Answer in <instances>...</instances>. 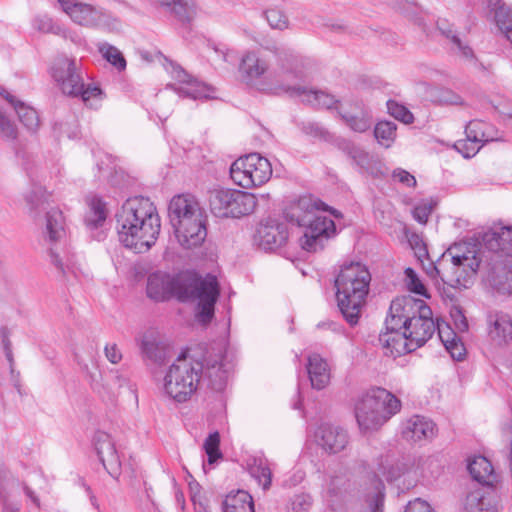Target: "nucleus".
<instances>
[{
    "mask_svg": "<svg viewBox=\"0 0 512 512\" xmlns=\"http://www.w3.org/2000/svg\"><path fill=\"white\" fill-rule=\"evenodd\" d=\"M224 512H254L252 496L244 491L230 492L223 502Z\"/></svg>",
    "mask_w": 512,
    "mask_h": 512,
    "instance_id": "e433bc0d",
    "label": "nucleus"
},
{
    "mask_svg": "<svg viewBox=\"0 0 512 512\" xmlns=\"http://www.w3.org/2000/svg\"><path fill=\"white\" fill-rule=\"evenodd\" d=\"M276 66L269 70L268 62L257 51H246L239 62L242 80L260 91L280 93L291 88V80L305 77V58L290 49L276 52Z\"/></svg>",
    "mask_w": 512,
    "mask_h": 512,
    "instance_id": "f257e3e1",
    "label": "nucleus"
},
{
    "mask_svg": "<svg viewBox=\"0 0 512 512\" xmlns=\"http://www.w3.org/2000/svg\"><path fill=\"white\" fill-rule=\"evenodd\" d=\"M437 433L436 424L420 415H414L406 420L403 426V437L411 442L431 440Z\"/></svg>",
    "mask_w": 512,
    "mask_h": 512,
    "instance_id": "a878e982",
    "label": "nucleus"
},
{
    "mask_svg": "<svg viewBox=\"0 0 512 512\" xmlns=\"http://www.w3.org/2000/svg\"><path fill=\"white\" fill-rule=\"evenodd\" d=\"M271 176L270 161L258 153L239 157L230 166L232 181L244 189L262 186L270 180Z\"/></svg>",
    "mask_w": 512,
    "mask_h": 512,
    "instance_id": "f8f14e48",
    "label": "nucleus"
},
{
    "mask_svg": "<svg viewBox=\"0 0 512 512\" xmlns=\"http://www.w3.org/2000/svg\"><path fill=\"white\" fill-rule=\"evenodd\" d=\"M392 176L395 180L404 184L407 187H414L416 185L415 177L404 169H401V168L395 169L393 171Z\"/></svg>",
    "mask_w": 512,
    "mask_h": 512,
    "instance_id": "bf43d9fd",
    "label": "nucleus"
},
{
    "mask_svg": "<svg viewBox=\"0 0 512 512\" xmlns=\"http://www.w3.org/2000/svg\"><path fill=\"white\" fill-rule=\"evenodd\" d=\"M487 333L496 346L512 342V319L502 312H492L487 316Z\"/></svg>",
    "mask_w": 512,
    "mask_h": 512,
    "instance_id": "b1692460",
    "label": "nucleus"
},
{
    "mask_svg": "<svg viewBox=\"0 0 512 512\" xmlns=\"http://www.w3.org/2000/svg\"><path fill=\"white\" fill-rule=\"evenodd\" d=\"M391 313L400 316L401 326L415 349L424 345L436 330L432 310L422 299L412 296L396 298L391 302Z\"/></svg>",
    "mask_w": 512,
    "mask_h": 512,
    "instance_id": "0eeeda50",
    "label": "nucleus"
},
{
    "mask_svg": "<svg viewBox=\"0 0 512 512\" xmlns=\"http://www.w3.org/2000/svg\"><path fill=\"white\" fill-rule=\"evenodd\" d=\"M205 374L210 379L222 380L225 375L222 362L215 360L213 363H207V367L205 369Z\"/></svg>",
    "mask_w": 512,
    "mask_h": 512,
    "instance_id": "052dcab7",
    "label": "nucleus"
},
{
    "mask_svg": "<svg viewBox=\"0 0 512 512\" xmlns=\"http://www.w3.org/2000/svg\"><path fill=\"white\" fill-rule=\"evenodd\" d=\"M455 148L465 157L470 158L474 155H467L466 152H468L471 149V143L468 141V137H466L465 140H459L455 144Z\"/></svg>",
    "mask_w": 512,
    "mask_h": 512,
    "instance_id": "774afa93",
    "label": "nucleus"
},
{
    "mask_svg": "<svg viewBox=\"0 0 512 512\" xmlns=\"http://www.w3.org/2000/svg\"><path fill=\"white\" fill-rule=\"evenodd\" d=\"M60 30L62 33H57V36H60L66 40H70L76 45H80L83 42L82 37L74 30L65 28L60 25Z\"/></svg>",
    "mask_w": 512,
    "mask_h": 512,
    "instance_id": "69168bd1",
    "label": "nucleus"
},
{
    "mask_svg": "<svg viewBox=\"0 0 512 512\" xmlns=\"http://www.w3.org/2000/svg\"><path fill=\"white\" fill-rule=\"evenodd\" d=\"M89 211L86 214L85 222L91 228L100 226L107 217L106 203L97 196H93L88 200Z\"/></svg>",
    "mask_w": 512,
    "mask_h": 512,
    "instance_id": "ea45409f",
    "label": "nucleus"
},
{
    "mask_svg": "<svg viewBox=\"0 0 512 512\" xmlns=\"http://www.w3.org/2000/svg\"><path fill=\"white\" fill-rule=\"evenodd\" d=\"M161 6L169 8L180 20L190 21L196 15L192 0H155Z\"/></svg>",
    "mask_w": 512,
    "mask_h": 512,
    "instance_id": "a19ab883",
    "label": "nucleus"
},
{
    "mask_svg": "<svg viewBox=\"0 0 512 512\" xmlns=\"http://www.w3.org/2000/svg\"><path fill=\"white\" fill-rule=\"evenodd\" d=\"M0 95L14 108L20 122L27 130L35 132L38 129L40 125L39 115L33 107L19 100L5 88L0 87Z\"/></svg>",
    "mask_w": 512,
    "mask_h": 512,
    "instance_id": "cd10ccee",
    "label": "nucleus"
},
{
    "mask_svg": "<svg viewBox=\"0 0 512 512\" xmlns=\"http://www.w3.org/2000/svg\"><path fill=\"white\" fill-rule=\"evenodd\" d=\"M50 198L51 195L45 187L33 183L24 195L29 215L36 219L43 210L47 209Z\"/></svg>",
    "mask_w": 512,
    "mask_h": 512,
    "instance_id": "473e14b6",
    "label": "nucleus"
},
{
    "mask_svg": "<svg viewBox=\"0 0 512 512\" xmlns=\"http://www.w3.org/2000/svg\"><path fill=\"white\" fill-rule=\"evenodd\" d=\"M41 233L43 240L49 244L59 242L65 237V220L58 208L47 210Z\"/></svg>",
    "mask_w": 512,
    "mask_h": 512,
    "instance_id": "c85d7f7f",
    "label": "nucleus"
},
{
    "mask_svg": "<svg viewBox=\"0 0 512 512\" xmlns=\"http://www.w3.org/2000/svg\"><path fill=\"white\" fill-rule=\"evenodd\" d=\"M436 329L438 330V336L441 342L452 358L458 361L462 360L466 350L457 333L444 321H437Z\"/></svg>",
    "mask_w": 512,
    "mask_h": 512,
    "instance_id": "2f4dec72",
    "label": "nucleus"
},
{
    "mask_svg": "<svg viewBox=\"0 0 512 512\" xmlns=\"http://www.w3.org/2000/svg\"><path fill=\"white\" fill-rule=\"evenodd\" d=\"M97 50L109 64H111L117 71L122 72L126 69V60L123 53L115 46L108 42H99Z\"/></svg>",
    "mask_w": 512,
    "mask_h": 512,
    "instance_id": "c03bdc74",
    "label": "nucleus"
},
{
    "mask_svg": "<svg viewBox=\"0 0 512 512\" xmlns=\"http://www.w3.org/2000/svg\"><path fill=\"white\" fill-rule=\"evenodd\" d=\"M249 472L264 490L269 489L272 480V472L267 459L262 457L254 458L249 465Z\"/></svg>",
    "mask_w": 512,
    "mask_h": 512,
    "instance_id": "79ce46f5",
    "label": "nucleus"
},
{
    "mask_svg": "<svg viewBox=\"0 0 512 512\" xmlns=\"http://www.w3.org/2000/svg\"><path fill=\"white\" fill-rule=\"evenodd\" d=\"M190 286L191 290L183 291L173 276L158 271L148 276L146 293L150 299L156 302L166 301L173 296H177L181 300L196 301L197 319L199 322L207 324L213 318L214 306L220 292L217 278L208 274L205 277L193 279Z\"/></svg>",
    "mask_w": 512,
    "mask_h": 512,
    "instance_id": "7ed1b4c3",
    "label": "nucleus"
},
{
    "mask_svg": "<svg viewBox=\"0 0 512 512\" xmlns=\"http://www.w3.org/2000/svg\"><path fill=\"white\" fill-rule=\"evenodd\" d=\"M207 215L202 209L190 219L173 227L178 243L185 249L200 246L207 236Z\"/></svg>",
    "mask_w": 512,
    "mask_h": 512,
    "instance_id": "a211bd4d",
    "label": "nucleus"
},
{
    "mask_svg": "<svg viewBox=\"0 0 512 512\" xmlns=\"http://www.w3.org/2000/svg\"><path fill=\"white\" fill-rule=\"evenodd\" d=\"M371 274L360 262L345 263L335 279L338 307L350 325L358 323L366 303Z\"/></svg>",
    "mask_w": 512,
    "mask_h": 512,
    "instance_id": "423d86ee",
    "label": "nucleus"
},
{
    "mask_svg": "<svg viewBox=\"0 0 512 512\" xmlns=\"http://www.w3.org/2000/svg\"><path fill=\"white\" fill-rule=\"evenodd\" d=\"M400 410L401 401L395 395L384 388H374L357 402L355 416L360 431L368 434L379 430Z\"/></svg>",
    "mask_w": 512,
    "mask_h": 512,
    "instance_id": "6e6552de",
    "label": "nucleus"
},
{
    "mask_svg": "<svg viewBox=\"0 0 512 512\" xmlns=\"http://www.w3.org/2000/svg\"><path fill=\"white\" fill-rule=\"evenodd\" d=\"M339 114L345 124L354 132L364 133L370 129L372 125V116L368 110H366L362 103H356L353 111L340 107Z\"/></svg>",
    "mask_w": 512,
    "mask_h": 512,
    "instance_id": "7c9ffc66",
    "label": "nucleus"
},
{
    "mask_svg": "<svg viewBox=\"0 0 512 512\" xmlns=\"http://www.w3.org/2000/svg\"><path fill=\"white\" fill-rule=\"evenodd\" d=\"M440 101L444 104H450V105H460L462 104V99L459 95L454 94L451 91H443Z\"/></svg>",
    "mask_w": 512,
    "mask_h": 512,
    "instance_id": "338daca9",
    "label": "nucleus"
},
{
    "mask_svg": "<svg viewBox=\"0 0 512 512\" xmlns=\"http://www.w3.org/2000/svg\"><path fill=\"white\" fill-rule=\"evenodd\" d=\"M142 353L155 363H163L166 359V347L162 344L154 331L146 332L140 340Z\"/></svg>",
    "mask_w": 512,
    "mask_h": 512,
    "instance_id": "c9c22d12",
    "label": "nucleus"
},
{
    "mask_svg": "<svg viewBox=\"0 0 512 512\" xmlns=\"http://www.w3.org/2000/svg\"><path fill=\"white\" fill-rule=\"evenodd\" d=\"M450 316L458 332L462 333L468 330V321L460 306H452L450 309Z\"/></svg>",
    "mask_w": 512,
    "mask_h": 512,
    "instance_id": "4d7b16f0",
    "label": "nucleus"
},
{
    "mask_svg": "<svg viewBox=\"0 0 512 512\" xmlns=\"http://www.w3.org/2000/svg\"><path fill=\"white\" fill-rule=\"evenodd\" d=\"M433 210V204L430 201H421L418 203L413 211V218L420 224H425L428 221V218Z\"/></svg>",
    "mask_w": 512,
    "mask_h": 512,
    "instance_id": "6e6d98bb",
    "label": "nucleus"
},
{
    "mask_svg": "<svg viewBox=\"0 0 512 512\" xmlns=\"http://www.w3.org/2000/svg\"><path fill=\"white\" fill-rule=\"evenodd\" d=\"M57 3L65 15L76 25L97 29L110 26L115 22L102 8L80 0H57Z\"/></svg>",
    "mask_w": 512,
    "mask_h": 512,
    "instance_id": "ddd939ff",
    "label": "nucleus"
},
{
    "mask_svg": "<svg viewBox=\"0 0 512 512\" xmlns=\"http://www.w3.org/2000/svg\"><path fill=\"white\" fill-rule=\"evenodd\" d=\"M169 72L173 82L169 83L168 87L174 90L180 97L194 100L213 97L214 90L212 87L199 82L178 65L171 64Z\"/></svg>",
    "mask_w": 512,
    "mask_h": 512,
    "instance_id": "dca6fc26",
    "label": "nucleus"
},
{
    "mask_svg": "<svg viewBox=\"0 0 512 512\" xmlns=\"http://www.w3.org/2000/svg\"><path fill=\"white\" fill-rule=\"evenodd\" d=\"M466 137L471 143L467 155H476L484 143L502 139L501 133L490 123L482 120L470 121L465 129Z\"/></svg>",
    "mask_w": 512,
    "mask_h": 512,
    "instance_id": "412c9836",
    "label": "nucleus"
},
{
    "mask_svg": "<svg viewBox=\"0 0 512 512\" xmlns=\"http://www.w3.org/2000/svg\"><path fill=\"white\" fill-rule=\"evenodd\" d=\"M220 445V435L218 432L211 433L204 442V450L208 456V463L213 464L219 458L222 457V454L219 450Z\"/></svg>",
    "mask_w": 512,
    "mask_h": 512,
    "instance_id": "8fccbe9b",
    "label": "nucleus"
},
{
    "mask_svg": "<svg viewBox=\"0 0 512 512\" xmlns=\"http://www.w3.org/2000/svg\"><path fill=\"white\" fill-rule=\"evenodd\" d=\"M479 249L475 244L458 243L449 247L436 264L423 265L435 285L446 284L457 289L471 287L480 266Z\"/></svg>",
    "mask_w": 512,
    "mask_h": 512,
    "instance_id": "20e7f679",
    "label": "nucleus"
},
{
    "mask_svg": "<svg viewBox=\"0 0 512 512\" xmlns=\"http://www.w3.org/2000/svg\"><path fill=\"white\" fill-rule=\"evenodd\" d=\"M409 243H410V246L412 247L413 251H414V254L415 256L417 257V259L420 261V262H424V260L427 258L428 256V252H427V248H426V245L424 244V242L422 241V239L417 236V235H413L410 239H409Z\"/></svg>",
    "mask_w": 512,
    "mask_h": 512,
    "instance_id": "13d9d810",
    "label": "nucleus"
},
{
    "mask_svg": "<svg viewBox=\"0 0 512 512\" xmlns=\"http://www.w3.org/2000/svg\"><path fill=\"white\" fill-rule=\"evenodd\" d=\"M404 512H434L430 504L420 498L410 501Z\"/></svg>",
    "mask_w": 512,
    "mask_h": 512,
    "instance_id": "680f3d73",
    "label": "nucleus"
},
{
    "mask_svg": "<svg viewBox=\"0 0 512 512\" xmlns=\"http://www.w3.org/2000/svg\"><path fill=\"white\" fill-rule=\"evenodd\" d=\"M440 472L438 461L432 457L408 462H395L386 457L378 463L376 475L387 481L403 479V485H414L420 479L436 477Z\"/></svg>",
    "mask_w": 512,
    "mask_h": 512,
    "instance_id": "9d476101",
    "label": "nucleus"
},
{
    "mask_svg": "<svg viewBox=\"0 0 512 512\" xmlns=\"http://www.w3.org/2000/svg\"><path fill=\"white\" fill-rule=\"evenodd\" d=\"M397 125L391 121H380L374 128V136L377 142L384 148L393 145L397 136Z\"/></svg>",
    "mask_w": 512,
    "mask_h": 512,
    "instance_id": "49530a36",
    "label": "nucleus"
},
{
    "mask_svg": "<svg viewBox=\"0 0 512 512\" xmlns=\"http://www.w3.org/2000/svg\"><path fill=\"white\" fill-rule=\"evenodd\" d=\"M438 28L441 33L450 41L451 51L453 53L466 61L474 60V52L472 48L465 40L459 37V35L453 30L449 23L444 20L440 21L438 22Z\"/></svg>",
    "mask_w": 512,
    "mask_h": 512,
    "instance_id": "72a5a7b5",
    "label": "nucleus"
},
{
    "mask_svg": "<svg viewBox=\"0 0 512 512\" xmlns=\"http://www.w3.org/2000/svg\"><path fill=\"white\" fill-rule=\"evenodd\" d=\"M203 208L199 201L190 194L174 196L169 203V218L172 228L190 219L191 215L198 213Z\"/></svg>",
    "mask_w": 512,
    "mask_h": 512,
    "instance_id": "5701e85b",
    "label": "nucleus"
},
{
    "mask_svg": "<svg viewBox=\"0 0 512 512\" xmlns=\"http://www.w3.org/2000/svg\"><path fill=\"white\" fill-rule=\"evenodd\" d=\"M405 281L407 289L419 296L429 298L427 288L418 277L417 273L412 268L405 269Z\"/></svg>",
    "mask_w": 512,
    "mask_h": 512,
    "instance_id": "09e8293b",
    "label": "nucleus"
},
{
    "mask_svg": "<svg viewBox=\"0 0 512 512\" xmlns=\"http://www.w3.org/2000/svg\"><path fill=\"white\" fill-rule=\"evenodd\" d=\"M483 242L491 251L512 256V225H494L484 234Z\"/></svg>",
    "mask_w": 512,
    "mask_h": 512,
    "instance_id": "bb28decb",
    "label": "nucleus"
},
{
    "mask_svg": "<svg viewBox=\"0 0 512 512\" xmlns=\"http://www.w3.org/2000/svg\"><path fill=\"white\" fill-rule=\"evenodd\" d=\"M388 113L397 119L398 121L403 122L404 124H411L414 121L413 114L406 108L405 106L397 103L396 101L389 100L387 102Z\"/></svg>",
    "mask_w": 512,
    "mask_h": 512,
    "instance_id": "3c124183",
    "label": "nucleus"
},
{
    "mask_svg": "<svg viewBox=\"0 0 512 512\" xmlns=\"http://www.w3.org/2000/svg\"><path fill=\"white\" fill-rule=\"evenodd\" d=\"M104 352L107 360L112 364H118L122 360V352L115 343H108Z\"/></svg>",
    "mask_w": 512,
    "mask_h": 512,
    "instance_id": "e2e57ef3",
    "label": "nucleus"
},
{
    "mask_svg": "<svg viewBox=\"0 0 512 512\" xmlns=\"http://www.w3.org/2000/svg\"><path fill=\"white\" fill-rule=\"evenodd\" d=\"M18 135L16 125L0 111V138L7 142L16 140Z\"/></svg>",
    "mask_w": 512,
    "mask_h": 512,
    "instance_id": "864d4df0",
    "label": "nucleus"
},
{
    "mask_svg": "<svg viewBox=\"0 0 512 512\" xmlns=\"http://www.w3.org/2000/svg\"><path fill=\"white\" fill-rule=\"evenodd\" d=\"M499 506L498 497L480 487L469 490L462 500L464 512H497Z\"/></svg>",
    "mask_w": 512,
    "mask_h": 512,
    "instance_id": "4be33fe9",
    "label": "nucleus"
},
{
    "mask_svg": "<svg viewBox=\"0 0 512 512\" xmlns=\"http://www.w3.org/2000/svg\"><path fill=\"white\" fill-rule=\"evenodd\" d=\"M203 371L200 361L179 357L163 378V392L177 402L187 401L196 392Z\"/></svg>",
    "mask_w": 512,
    "mask_h": 512,
    "instance_id": "1a4fd4ad",
    "label": "nucleus"
},
{
    "mask_svg": "<svg viewBox=\"0 0 512 512\" xmlns=\"http://www.w3.org/2000/svg\"><path fill=\"white\" fill-rule=\"evenodd\" d=\"M18 488L19 484L9 473L0 471V499L2 500V512H20V504L12 499L13 494Z\"/></svg>",
    "mask_w": 512,
    "mask_h": 512,
    "instance_id": "f704fd0d",
    "label": "nucleus"
},
{
    "mask_svg": "<svg viewBox=\"0 0 512 512\" xmlns=\"http://www.w3.org/2000/svg\"><path fill=\"white\" fill-rule=\"evenodd\" d=\"M119 241L136 253L148 251L158 239L161 219L154 203L146 197L127 199L116 214Z\"/></svg>",
    "mask_w": 512,
    "mask_h": 512,
    "instance_id": "f03ea898",
    "label": "nucleus"
},
{
    "mask_svg": "<svg viewBox=\"0 0 512 512\" xmlns=\"http://www.w3.org/2000/svg\"><path fill=\"white\" fill-rule=\"evenodd\" d=\"M323 206L311 197H301L287 213L290 221L304 229L299 244L307 252L323 249L328 239L336 234L334 221L320 211L324 210Z\"/></svg>",
    "mask_w": 512,
    "mask_h": 512,
    "instance_id": "39448f33",
    "label": "nucleus"
},
{
    "mask_svg": "<svg viewBox=\"0 0 512 512\" xmlns=\"http://www.w3.org/2000/svg\"><path fill=\"white\" fill-rule=\"evenodd\" d=\"M211 213L218 218H241L254 212L256 196L237 189L214 187L208 191Z\"/></svg>",
    "mask_w": 512,
    "mask_h": 512,
    "instance_id": "9b49d317",
    "label": "nucleus"
},
{
    "mask_svg": "<svg viewBox=\"0 0 512 512\" xmlns=\"http://www.w3.org/2000/svg\"><path fill=\"white\" fill-rule=\"evenodd\" d=\"M468 470L471 476L480 483L490 485L495 479L491 462L483 456H476L470 459Z\"/></svg>",
    "mask_w": 512,
    "mask_h": 512,
    "instance_id": "4c0bfd02",
    "label": "nucleus"
},
{
    "mask_svg": "<svg viewBox=\"0 0 512 512\" xmlns=\"http://www.w3.org/2000/svg\"><path fill=\"white\" fill-rule=\"evenodd\" d=\"M69 96L77 97L80 96L82 101L91 108H98L103 99V92L101 88L96 84L83 83V79L79 82V89L75 94H69Z\"/></svg>",
    "mask_w": 512,
    "mask_h": 512,
    "instance_id": "37998d69",
    "label": "nucleus"
},
{
    "mask_svg": "<svg viewBox=\"0 0 512 512\" xmlns=\"http://www.w3.org/2000/svg\"><path fill=\"white\" fill-rule=\"evenodd\" d=\"M265 17L268 24L273 29L284 30L287 29L289 26V20L281 9H268L265 12Z\"/></svg>",
    "mask_w": 512,
    "mask_h": 512,
    "instance_id": "603ef678",
    "label": "nucleus"
},
{
    "mask_svg": "<svg viewBox=\"0 0 512 512\" xmlns=\"http://www.w3.org/2000/svg\"><path fill=\"white\" fill-rule=\"evenodd\" d=\"M33 27L42 33H51L54 35L62 33L60 25L55 23L52 18L46 15L36 17L33 20Z\"/></svg>",
    "mask_w": 512,
    "mask_h": 512,
    "instance_id": "5fc2aeb1",
    "label": "nucleus"
},
{
    "mask_svg": "<svg viewBox=\"0 0 512 512\" xmlns=\"http://www.w3.org/2000/svg\"><path fill=\"white\" fill-rule=\"evenodd\" d=\"M501 0H488L495 13L494 18L497 26L504 33L507 40L512 44V8L500 4Z\"/></svg>",
    "mask_w": 512,
    "mask_h": 512,
    "instance_id": "58836bf2",
    "label": "nucleus"
},
{
    "mask_svg": "<svg viewBox=\"0 0 512 512\" xmlns=\"http://www.w3.org/2000/svg\"><path fill=\"white\" fill-rule=\"evenodd\" d=\"M49 74L63 94H75L82 80L77 60L66 55L57 56L50 68Z\"/></svg>",
    "mask_w": 512,
    "mask_h": 512,
    "instance_id": "2eb2a0df",
    "label": "nucleus"
},
{
    "mask_svg": "<svg viewBox=\"0 0 512 512\" xmlns=\"http://www.w3.org/2000/svg\"><path fill=\"white\" fill-rule=\"evenodd\" d=\"M94 446L106 471L112 477H118L121 462L111 436L104 431H97L94 435Z\"/></svg>",
    "mask_w": 512,
    "mask_h": 512,
    "instance_id": "aec40b11",
    "label": "nucleus"
},
{
    "mask_svg": "<svg viewBox=\"0 0 512 512\" xmlns=\"http://www.w3.org/2000/svg\"><path fill=\"white\" fill-rule=\"evenodd\" d=\"M309 65V60L305 58V77H303L302 79L291 80L290 85L292 87L287 88L285 93H289L292 96H296L302 102L307 103L311 106L326 109L336 108L339 111L341 106L338 105V100H336L333 95L328 94L327 92L322 90L310 89L303 84V82L308 77Z\"/></svg>",
    "mask_w": 512,
    "mask_h": 512,
    "instance_id": "f3484780",
    "label": "nucleus"
},
{
    "mask_svg": "<svg viewBox=\"0 0 512 512\" xmlns=\"http://www.w3.org/2000/svg\"><path fill=\"white\" fill-rule=\"evenodd\" d=\"M51 263L58 269L60 274L65 277L67 280L70 279V274L75 279H80L81 277H87L88 274L80 267V265H77L75 263H69L64 265L62 258L58 253H56L54 250H50L49 253Z\"/></svg>",
    "mask_w": 512,
    "mask_h": 512,
    "instance_id": "de8ad7c7",
    "label": "nucleus"
},
{
    "mask_svg": "<svg viewBox=\"0 0 512 512\" xmlns=\"http://www.w3.org/2000/svg\"><path fill=\"white\" fill-rule=\"evenodd\" d=\"M385 325V331L380 334L379 342L386 355L396 358L416 350L411 346V340L401 326L400 316L391 313V307Z\"/></svg>",
    "mask_w": 512,
    "mask_h": 512,
    "instance_id": "4468645a",
    "label": "nucleus"
},
{
    "mask_svg": "<svg viewBox=\"0 0 512 512\" xmlns=\"http://www.w3.org/2000/svg\"><path fill=\"white\" fill-rule=\"evenodd\" d=\"M306 368L313 388L321 390L329 384L330 367L319 354H312L308 357Z\"/></svg>",
    "mask_w": 512,
    "mask_h": 512,
    "instance_id": "c756f323",
    "label": "nucleus"
},
{
    "mask_svg": "<svg viewBox=\"0 0 512 512\" xmlns=\"http://www.w3.org/2000/svg\"><path fill=\"white\" fill-rule=\"evenodd\" d=\"M339 148L353 161L355 165L363 170H367L370 165L371 157L361 147L356 144L343 140L339 143Z\"/></svg>",
    "mask_w": 512,
    "mask_h": 512,
    "instance_id": "a18cd8bd",
    "label": "nucleus"
},
{
    "mask_svg": "<svg viewBox=\"0 0 512 512\" xmlns=\"http://www.w3.org/2000/svg\"><path fill=\"white\" fill-rule=\"evenodd\" d=\"M124 387H128V388L132 389L130 380L123 374L116 371L112 378V384H111V387L109 388V391L120 390Z\"/></svg>",
    "mask_w": 512,
    "mask_h": 512,
    "instance_id": "0e129e2a",
    "label": "nucleus"
},
{
    "mask_svg": "<svg viewBox=\"0 0 512 512\" xmlns=\"http://www.w3.org/2000/svg\"><path fill=\"white\" fill-rule=\"evenodd\" d=\"M288 238L287 228L277 220H268L257 230V241L264 250H273L283 245Z\"/></svg>",
    "mask_w": 512,
    "mask_h": 512,
    "instance_id": "393cba45",
    "label": "nucleus"
},
{
    "mask_svg": "<svg viewBox=\"0 0 512 512\" xmlns=\"http://www.w3.org/2000/svg\"><path fill=\"white\" fill-rule=\"evenodd\" d=\"M314 439L316 444L328 454L343 451L349 443L347 431L332 424L320 425L314 433Z\"/></svg>",
    "mask_w": 512,
    "mask_h": 512,
    "instance_id": "6ab92c4d",
    "label": "nucleus"
}]
</instances>
